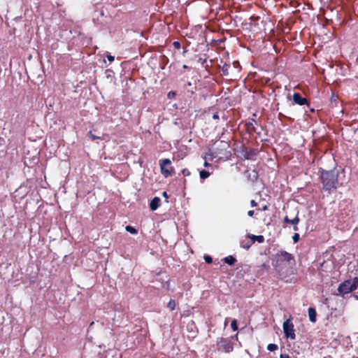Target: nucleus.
Here are the masks:
<instances>
[{"mask_svg":"<svg viewBox=\"0 0 358 358\" xmlns=\"http://www.w3.org/2000/svg\"><path fill=\"white\" fill-rule=\"evenodd\" d=\"M329 162V166L320 167L321 181L323 188L330 192L338 187V173L334 171L336 166L335 158H327Z\"/></svg>","mask_w":358,"mask_h":358,"instance_id":"1","label":"nucleus"},{"mask_svg":"<svg viewBox=\"0 0 358 358\" xmlns=\"http://www.w3.org/2000/svg\"><path fill=\"white\" fill-rule=\"evenodd\" d=\"M292 261H294V256L292 254L285 250H279L274 255L272 264L275 269H280L290 264Z\"/></svg>","mask_w":358,"mask_h":358,"instance_id":"2","label":"nucleus"},{"mask_svg":"<svg viewBox=\"0 0 358 358\" xmlns=\"http://www.w3.org/2000/svg\"><path fill=\"white\" fill-rule=\"evenodd\" d=\"M358 287V277H355L352 280H346L341 283L338 287V291L341 294H347L355 290Z\"/></svg>","mask_w":358,"mask_h":358,"instance_id":"3","label":"nucleus"},{"mask_svg":"<svg viewBox=\"0 0 358 358\" xmlns=\"http://www.w3.org/2000/svg\"><path fill=\"white\" fill-rule=\"evenodd\" d=\"M256 116V113H253L252 118H248L241 122L244 127L245 132L250 136L253 135L255 133L260 135V132H257V129L255 127V125L257 124V121L255 120Z\"/></svg>","mask_w":358,"mask_h":358,"instance_id":"4","label":"nucleus"},{"mask_svg":"<svg viewBox=\"0 0 358 358\" xmlns=\"http://www.w3.org/2000/svg\"><path fill=\"white\" fill-rule=\"evenodd\" d=\"M160 170L162 174L168 178L175 174L174 168L171 165V162L169 158H165L159 162Z\"/></svg>","mask_w":358,"mask_h":358,"instance_id":"5","label":"nucleus"},{"mask_svg":"<svg viewBox=\"0 0 358 358\" xmlns=\"http://www.w3.org/2000/svg\"><path fill=\"white\" fill-rule=\"evenodd\" d=\"M218 351L229 353L234 350V344L222 337L218 338L216 341Z\"/></svg>","mask_w":358,"mask_h":358,"instance_id":"6","label":"nucleus"},{"mask_svg":"<svg viewBox=\"0 0 358 358\" xmlns=\"http://www.w3.org/2000/svg\"><path fill=\"white\" fill-rule=\"evenodd\" d=\"M282 328L285 337L286 338H290L291 340H294L296 338L294 324L291 320L288 319L286 321H285L282 324Z\"/></svg>","mask_w":358,"mask_h":358,"instance_id":"7","label":"nucleus"},{"mask_svg":"<svg viewBox=\"0 0 358 358\" xmlns=\"http://www.w3.org/2000/svg\"><path fill=\"white\" fill-rule=\"evenodd\" d=\"M293 101L294 103L299 106H303L308 103L307 99L303 97L299 93L296 92L293 94Z\"/></svg>","mask_w":358,"mask_h":358,"instance_id":"8","label":"nucleus"},{"mask_svg":"<svg viewBox=\"0 0 358 358\" xmlns=\"http://www.w3.org/2000/svg\"><path fill=\"white\" fill-rule=\"evenodd\" d=\"M299 221H300V220L297 215L295 216V217H294L292 220L289 219L287 216H285L283 220L284 223L291 224L294 225V231H298L299 229L296 225L299 224Z\"/></svg>","mask_w":358,"mask_h":358,"instance_id":"9","label":"nucleus"},{"mask_svg":"<svg viewBox=\"0 0 358 358\" xmlns=\"http://www.w3.org/2000/svg\"><path fill=\"white\" fill-rule=\"evenodd\" d=\"M161 205V199L157 197V196H155L154 197L150 203V208L152 210H156Z\"/></svg>","mask_w":358,"mask_h":358,"instance_id":"10","label":"nucleus"},{"mask_svg":"<svg viewBox=\"0 0 358 358\" xmlns=\"http://www.w3.org/2000/svg\"><path fill=\"white\" fill-rule=\"evenodd\" d=\"M248 238L250 239V243H254L255 241L261 243L264 241V237L262 235L255 236V235H248Z\"/></svg>","mask_w":358,"mask_h":358,"instance_id":"11","label":"nucleus"},{"mask_svg":"<svg viewBox=\"0 0 358 358\" xmlns=\"http://www.w3.org/2000/svg\"><path fill=\"white\" fill-rule=\"evenodd\" d=\"M309 320L311 322H316L317 313L314 308L310 307L308 310Z\"/></svg>","mask_w":358,"mask_h":358,"instance_id":"12","label":"nucleus"},{"mask_svg":"<svg viewBox=\"0 0 358 358\" xmlns=\"http://www.w3.org/2000/svg\"><path fill=\"white\" fill-rule=\"evenodd\" d=\"M231 65L227 63H224V65L221 67L222 75L224 76H229L230 74Z\"/></svg>","mask_w":358,"mask_h":358,"instance_id":"13","label":"nucleus"},{"mask_svg":"<svg viewBox=\"0 0 358 358\" xmlns=\"http://www.w3.org/2000/svg\"><path fill=\"white\" fill-rule=\"evenodd\" d=\"M259 150L258 148H245L247 157H253L258 155Z\"/></svg>","mask_w":358,"mask_h":358,"instance_id":"14","label":"nucleus"},{"mask_svg":"<svg viewBox=\"0 0 358 358\" xmlns=\"http://www.w3.org/2000/svg\"><path fill=\"white\" fill-rule=\"evenodd\" d=\"M223 261L224 263H226L230 266L234 265L235 263L237 262L236 259L232 255H229V256L224 257L223 259Z\"/></svg>","mask_w":358,"mask_h":358,"instance_id":"15","label":"nucleus"},{"mask_svg":"<svg viewBox=\"0 0 358 358\" xmlns=\"http://www.w3.org/2000/svg\"><path fill=\"white\" fill-rule=\"evenodd\" d=\"M240 245L241 248L248 250L250 248L252 243H250V239H249L248 236L246 239L243 240L241 242Z\"/></svg>","mask_w":358,"mask_h":358,"instance_id":"16","label":"nucleus"},{"mask_svg":"<svg viewBox=\"0 0 358 358\" xmlns=\"http://www.w3.org/2000/svg\"><path fill=\"white\" fill-rule=\"evenodd\" d=\"M219 146L220 145L217 144V142H215L213 144L212 150H210V157H215V155L222 154V152H217L216 151V150L218 148Z\"/></svg>","mask_w":358,"mask_h":358,"instance_id":"17","label":"nucleus"},{"mask_svg":"<svg viewBox=\"0 0 358 358\" xmlns=\"http://www.w3.org/2000/svg\"><path fill=\"white\" fill-rule=\"evenodd\" d=\"M199 175H200V178L203 180L209 177V176L210 175V173L209 171H206V170H201L199 172Z\"/></svg>","mask_w":358,"mask_h":358,"instance_id":"18","label":"nucleus"},{"mask_svg":"<svg viewBox=\"0 0 358 358\" xmlns=\"http://www.w3.org/2000/svg\"><path fill=\"white\" fill-rule=\"evenodd\" d=\"M126 231L132 234H136L138 233L137 230L132 226L128 225L125 228Z\"/></svg>","mask_w":358,"mask_h":358,"instance_id":"19","label":"nucleus"},{"mask_svg":"<svg viewBox=\"0 0 358 358\" xmlns=\"http://www.w3.org/2000/svg\"><path fill=\"white\" fill-rule=\"evenodd\" d=\"M167 307L171 310H175L176 308V301L175 300L173 299H171L168 304H167Z\"/></svg>","mask_w":358,"mask_h":358,"instance_id":"20","label":"nucleus"},{"mask_svg":"<svg viewBox=\"0 0 358 358\" xmlns=\"http://www.w3.org/2000/svg\"><path fill=\"white\" fill-rule=\"evenodd\" d=\"M277 349H278V345L276 344H274V343H270L267 346V350L271 351V352L275 351Z\"/></svg>","mask_w":358,"mask_h":358,"instance_id":"21","label":"nucleus"},{"mask_svg":"<svg viewBox=\"0 0 358 358\" xmlns=\"http://www.w3.org/2000/svg\"><path fill=\"white\" fill-rule=\"evenodd\" d=\"M207 62V58L206 56H204V57H199V59H198V62L199 63H201V64L202 65V66L206 68L207 66H205V64Z\"/></svg>","mask_w":358,"mask_h":358,"instance_id":"22","label":"nucleus"},{"mask_svg":"<svg viewBox=\"0 0 358 358\" xmlns=\"http://www.w3.org/2000/svg\"><path fill=\"white\" fill-rule=\"evenodd\" d=\"M231 327L233 331H236L238 329L237 321L236 320H232Z\"/></svg>","mask_w":358,"mask_h":358,"instance_id":"23","label":"nucleus"},{"mask_svg":"<svg viewBox=\"0 0 358 358\" xmlns=\"http://www.w3.org/2000/svg\"><path fill=\"white\" fill-rule=\"evenodd\" d=\"M233 68L234 69H236L237 72H239L241 71V66L238 61L233 62Z\"/></svg>","mask_w":358,"mask_h":358,"instance_id":"24","label":"nucleus"},{"mask_svg":"<svg viewBox=\"0 0 358 358\" xmlns=\"http://www.w3.org/2000/svg\"><path fill=\"white\" fill-rule=\"evenodd\" d=\"M292 239L294 243H297L299 240V234L297 233L294 234L292 236Z\"/></svg>","mask_w":358,"mask_h":358,"instance_id":"25","label":"nucleus"},{"mask_svg":"<svg viewBox=\"0 0 358 358\" xmlns=\"http://www.w3.org/2000/svg\"><path fill=\"white\" fill-rule=\"evenodd\" d=\"M204 259H205L206 262L208 264L211 263L213 261L212 257L208 255L205 256Z\"/></svg>","mask_w":358,"mask_h":358,"instance_id":"26","label":"nucleus"},{"mask_svg":"<svg viewBox=\"0 0 358 358\" xmlns=\"http://www.w3.org/2000/svg\"><path fill=\"white\" fill-rule=\"evenodd\" d=\"M173 45L176 49H180V43L178 42V41H174L173 43Z\"/></svg>","mask_w":358,"mask_h":358,"instance_id":"27","label":"nucleus"},{"mask_svg":"<svg viewBox=\"0 0 358 358\" xmlns=\"http://www.w3.org/2000/svg\"><path fill=\"white\" fill-rule=\"evenodd\" d=\"M89 136L91 137V138L92 140H96V139H100L101 138L99 136H96L92 134V131L89 132Z\"/></svg>","mask_w":358,"mask_h":358,"instance_id":"28","label":"nucleus"},{"mask_svg":"<svg viewBox=\"0 0 358 358\" xmlns=\"http://www.w3.org/2000/svg\"><path fill=\"white\" fill-rule=\"evenodd\" d=\"M106 57L108 58V59L110 62H113L115 59V57L114 56H112L110 54L108 53L107 55H106Z\"/></svg>","mask_w":358,"mask_h":358,"instance_id":"29","label":"nucleus"},{"mask_svg":"<svg viewBox=\"0 0 358 358\" xmlns=\"http://www.w3.org/2000/svg\"><path fill=\"white\" fill-rule=\"evenodd\" d=\"M175 92H169V94H168V97L169 98H172L175 96Z\"/></svg>","mask_w":358,"mask_h":358,"instance_id":"30","label":"nucleus"},{"mask_svg":"<svg viewBox=\"0 0 358 358\" xmlns=\"http://www.w3.org/2000/svg\"><path fill=\"white\" fill-rule=\"evenodd\" d=\"M203 164L206 167H210V169L213 170L211 164H208L207 161H205Z\"/></svg>","mask_w":358,"mask_h":358,"instance_id":"31","label":"nucleus"},{"mask_svg":"<svg viewBox=\"0 0 358 358\" xmlns=\"http://www.w3.org/2000/svg\"><path fill=\"white\" fill-rule=\"evenodd\" d=\"M280 358H290L287 354H281Z\"/></svg>","mask_w":358,"mask_h":358,"instance_id":"32","label":"nucleus"},{"mask_svg":"<svg viewBox=\"0 0 358 358\" xmlns=\"http://www.w3.org/2000/svg\"><path fill=\"white\" fill-rule=\"evenodd\" d=\"M182 173H183V175H184V176L189 175V171H188V170H187V169H183V170H182Z\"/></svg>","mask_w":358,"mask_h":358,"instance_id":"33","label":"nucleus"},{"mask_svg":"<svg viewBox=\"0 0 358 358\" xmlns=\"http://www.w3.org/2000/svg\"><path fill=\"white\" fill-rule=\"evenodd\" d=\"M250 205H251L252 207H255V206H256L257 204V203L255 202V200H251V201H250Z\"/></svg>","mask_w":358,"mask_h":358,"instance_id":"34","label":"nucleus"},{"mask_svg":"<svg viewBox=\"0 0 358 358\" xmlns=\"http://www.w3.org/2000/svg\"><path fill=\"white\" fill-rule=\"evenodd\" d=\"M254 213H255V211H254V210H249V211L248 212V216H250V217L253 216Z\"/></svg>","mask_w":358,"mask_h":358,"instance_id":"35","label":"nucleus"},{"mask_svg":"<svg viewBox=\"0 0 358 358\" xmlns=\"http://www.w3.org/2000/svg\"><path fill=\"white\" fill-rule=\"evenodd\" d=\"M162 196H163L164 197H165L166 200H167V199H168V198H169V196H168V194H167V192H164L162 193Z\"/></svg>","mask_w":358,"mask_h":358,"instance_id":"36","label":"nucleus"},{"mask_svg":"<svg viewBox=\"0 0 358 358\" xmlns=\"http://www.w3.org/2000/svg\"><path fill=\"white\" fill-rule=\"evenodd\" d=\"M213 119H219V115H217V113H215V114L213 115Z\"/></svg>","mask_w":358,"mask_h":358,"instance_id":"37","label":"nucleus"},{"mask_svg":"<svg viewBox=\"0 0 358 358\" xmlns=\"http://www.w3.org/2000/svg\"><path fill=\"white\" fill-rule=\"evenodd\" d=\"M267 209H268L267 206H263V208H262V210H266Z\"/></svg>","mask_w":358,"mask_h":358,"instance_id":"38","label":"nucleus"},{"mask_svg":"<svg viewBox=\"0 0 358 358\" xmlns=\"http://www.w3.org/2000/svg\"><path fill=\"white\" fill-rule=\"evenodd\" d=\"M182 68L185 69H188V66L187 65L184 64L182 66Z\"/></svg>","mask_w":358,"mask_h":358,"instance_id":"39","label":"nucleus"},{"mask_svg":"<svg viewBox=\"0 0 358 358\" xmlns=\"http://www.w3.org/2000/svg\"><path fill=\"white\" fill-rule=\"evenodd\" d=\"M250 159V158H249V157L245 158V159Z\"/></svg>","mask_w":358,"mask_h":358,"instance_id":"40","label":"nucleus"},{"mask_svg":"<svg viewBox=\"0 0 358 358\" xmlns=\"http://www.w3.org/2000/svg\"><path fill=\"white\" fill-rule=\"evenodd\" d=\"M358 358V357H357Z\"/></svg>","mask_w":358,"mask_h":358,"instance_id":"41","label":"nucleus"}]
</instances>
